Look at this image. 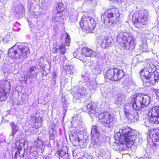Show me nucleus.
Here are the masks:
<instances>
[{"mask_svg": "<svg viewBox=\"0 0 159 159\" xmlns=\"http://www.w3.org/2000/svg\"><path fill=\"white\" fill-rule=\"evenodd\" d=\"M37 68V67L35 66H30V67L28 71H36L35 70Z\"/></svg>", "mask_w": 159, "mask_h": 159, "instance_id": "obj_44", "label": "nucleus"}, {"mask_svg": "<svg viewBox=\"0 0 159 159\" xmlns=\"http://www.w3.org/2000/svg\"><path fill=\"white\" fill-rule=\"evenodd\" d=\"M151 111L148 112V115L151 116L152 121L155 124L159 123V107H153Z\"/></svg>", "mask_w": 159, "mask_h": 159, "instance_id": "obj_15", "label": "nucleus"}, {"mask_svg": "<svg viewBox=\"0 0 159 159\" xmlns=\"http://www.w3.org/2000/svg\"><path fill=\"white\" fill-rule=\"evenodd\" d=\"M140 49L142 52H146L148 50L147 44L146 41H142V43L140 46Z\"/></svg>", "mask_w": 159, "mask_h": 159, "instance_id": "obj_33", "label": "nucleus"}, {"mask_svg": "<svg viewBox=\"0 0 159 159\" xmlns=\"http://www.w3.org/2000/svg\"><path fill=\"white\" fill-rule=\"evenodd\" d=\"M120 132V131L115 135V138L117 136L119 137L120 141L125 140L129 143L131 145L136 142L137 133L134 129L129 127H126L121 130V134Z\"/></svg>", "mask_w": 159, "mask_h": 159, "instance_id": "obj_4", "label": "nucleus"}, {"mask_svg": "<svg viewBox=\"0 0 159 159\" xmlns=\"http://www.w3.org/2000/svg\"><path fill=\"white\" fill-rule=\"evenodd\" d=\"M150 102V98L147 95L137 93L131 98V103H126L123 109L127 118L132 122L137 121L139 118L138 112L147 107Z\"/></svg>", "mask_w": 159, "mask_h": 159, "instance_id": "obj_1", "label": "nucleus"}, {"mask_svg": "<svg viewBox=\"0 0 159 159\" xmlns=\"http://www.w3.org/2000/svg\"><path fill=\"white\" fill-rule=\"evenodd\" d=\"M38 73L36 71H28V73L27 75L25 76L26 77V79H28L30 78H35L37 76Z\"/></svg>", "mask_w": 159, "mask_h": 159, "instance_id": "obj_37", "label": "nucleus"}, {"mask_svg": "<svg viewBox=\"0 0 159 159\" xmlns=\"http://www.w3.org/2000/svg\"><path fill=\"white\" fill-rule=\"evenodd\" d=\"M80 55V54L77 52H75L73 54L74 56L75 57L79 59H80V57L79 56Z\"/></svg>", "mask_w": 159, "mask_h": 159, "instance_id": "obj_45", "label": "nucleus"}, {"mask_svg": "<svg viewBox=\"0 0 159 159\" xmlns=\"http://www.w3.org/2000/svg\"><path fill=\"white\" fill-rule=\"evenodd\" d=\"M30 53L29 48L23 43L18 45L16 44L10 48L8 51L9 56L15 59L26 58Z\"/></svg>", "mask_w": 159, "mask_h": 159, "instance_id": "obj_3", "label": "nucleus"}, {"mask_svg": "<svg viewBox=\"0 0 159 159\" xmlns=\"http://www.w3.org/2000/svg\"><path fill=\"white\" fill-rule=\"evenodd\" d=\"M142 76L144 77L147 81L152 85H154L158 83L159 79V73L156 71L154 72L149 73L145 72L143 73Z\"/></svg>", "mask_w": 159, "mask_h": 159, "instance_id": "obj_11", "label": "nucleus"}, {"mask_svg": "<svg viewBox=\"0 0 159 159\" xmlns=\"http://www.w3.org/2000/svg\"><path fill=\"white\" fill-rule=\"evenodd\" d=\"M3 70L4 73H6V72L8 73L9 72V71H10V70L8 68L6 69L5 68H3Z\"/></svg>", "mask_w": 159, "mask_h": 159, "instance_id": "obj_49", "label": "nucleus"}, {"mask_svg": "<svg viewBox=\"0 0 159 159\" xmlns=\"http://www.w3.org/2000/svg\"><path fill=\"white\" fill-rule=\"evenodd\" d=\"M10 125L11 127L12 133L11 135L13 136L19 131V127L17 125V124H15L14 122H11L10 123Z\"/></svg>", "mask_w": 159, "mask_h": 159, "instance_id": "obj_31", "label": "nucleus"}, {"mask_svg": "<svg viewBox=\"0 0 159 159\" xmlns=\"http://www.w3.org/2000/svg\"><path fill=\"white\" fill-rule=\"evenodd\" d=\"M44 59L43 57H41V58L38 59V63L39 66L41 69H43L45 67L44 64H45L44 61Z\"/></svg>", "mask_w": 159, "mask_h": 159, "instance_id": "obj_41", "label": "nucleus"}, {"mask_svg": "<svg viewBox=\"0 0 159 159\" xmlns=\"http://www.w3.org/2000/svg\"><path fill=\"white\" fill-rule=\"evenodd\" d=\"M9 93L0 88V101H5L8 96Z\"/></svg>", "mask_w": 159, "mask_h": 159, "instance_id": "obj_29", "label": "nucleus"}, {"mask_svg": "<svg viewBox=\"0 0 159 159\" xmlns=\"http://www.w3.org/2000/svg\"><path fill=\"white\" fill-rule=\"evenodd\" d=\"M56 79H52L53 81L52 82V84L53 85H55L56 83Z\"/></svg>", "mask_w": 159, "mask_h": 159, "instance_id": "obj_50", "label": "nucleus"}, {"mask_svg": "<svg viewBox=\"0 0 159 159\" xmlns=\"http://www.w3.org/2000/svg\"><path fill=\"white\" fill-rule=\"evenodd\" d=\"M64 68L67 74L72 75L76 71L74 66L72 65H67L65 66Z\"/></svg>", "mask_w": 159, "mask_h": 159, "instance_id": "obj_30", "label": "nucleus"}, {"mask_svg": "<svg viewBox=\"0 0 159 159\" xmlns=\"http://www.w3.org/2000/svg\"><path fill=\"white\" fill-rule=\"evenodd\" d=\"M56 10L57 13L56 17L61 18L62 16V12L64 10V5L62 3L60 2L57 5Z\"/></svg>", "mask_w": 159, "mask_h": 159, "instance_id": "obj_24", "label": "nucleus"}, {"mask_svg": "<svg viewBox=\"0 0 159 159\" xmlns=\"http://www.w3.org/2000/svg\"><path fill=\"white\" fill-rule=\"evenodd\" d=\"M78 13L76 11H74L70 16V18L72 21H75L77 20L78 16Z\"/></svg>", "mask_w": 159, "mask_h": 159, "instance_id": "obj_38", "label": "nucleus"}, {"mask_svg": "<svg viewBox=\"0 0 159 159\" xmlns=\"http://www.w3.org/2000/svg\"><path fill=\"white\" fill-rule=\"evenodd\" d=\"M89 87L90 90L92 91L95 90L98 87V84L95 80L91 82Z\"/></svg>", "mask_w": 159, "mask_h": 159, "instance_id": "obj_39", "label": "nucleus"}, {"mask_svg": "<svg viewBox=\"0 0 159 159\" xmlns=\"http://www.w3.org/2000/svg\"><path fill=\"white\" fill-rule=\"evenodd\" d=\"M117 39L119 43H122L125 49L129 51L134 49L136 42L134 38L130 33L120 32Z\"/></svg>", "mask_w": 159, "mask_h": 159, "instance_id": "obj_5", "label": "nucleus"}, {"mask_svg": "<svg viewBox=\"0 0 159 159\" xmlns=\"http://www.w3.org/2000/svg\"><path fill=\"white\" fill-rule=\"evenodd\" d=\"M70 139L77 142L80 145H83L84 143L87 142V140L84 139L83 135L75 132L72 133L70 136Z\"/></svg>", "mask_w": 159, "mask_h": 159, "instance_id": "obj_14", "label": "nucleus"}, {"mask_svg": "<svg viewBox=\"0 0 159 159\" xmlns=\"http://www.w3.org/2000/svg\"><path fill=\"white\" fill-rule=\"evenodd\" d=\"M125 97L123 94H119L117 98L115 99V103L117 105L120 106L123 104L125 101Z\"/></svg>", "mask_w": 159, "mask_h": 159, "instance_id": "obj_28", "label": "nucleus"}, {"mask_svg": "<svg viewBox=\"0 0 159 159\" xmlns=\"http://www.w3.org/2000/svg\"><path fill=\"white\" fill-rule=\"evenodd\" d=\"M62 42V44L58 48H55V52H57L60 51L61 54H64L66 52V46H69L70 42V38L66 33H64L60 37Z\"/></svg>", "mask_w": 159, "mask_h": 159, "instance_id": "obj_10", "label": "nucleus"}, {"mask_svg": "<svg viewBox=\"0 0 159 159\" xmlns=\"http://www.w3.org/2000/svg\"><path fill=\"white\" fill-rule=\"evenodd\" d=\"M43 0H28V7L30 13L32 15L37 14L36 7L39 5H42Z\"/></svg>", "mask_w": 159, "mask_h": 159, "instance_id": "obj_13", "label": "nucleus"}, {"mask_svg": "<svg viewBox=\"0 0 159 159\" xmlns=\"http://www.w3.org/2000/svg\"><path fill=\"white\" fill-rule=\"evenodd\" d=\"M97 107V104L96 103L91 102L88 104L86 106L84 107L82 109L83 110H85L86 108V110L84 111V112H87L88 113L90 114L93 113L95 112V110Z\"/></svg>", "mask_w": 159, "mask_h": 159, "instance_id": "obj_18", "label": "nucleus"}, {"mask_svg": "<svg viewBox=\"0 0 159 159\" xmlns=\"http://www.w3.org/2000/svg\"><path fill=\"white\" fill-rule=\"evenodd\" d=\"M82 76L84 78H88L89 77V74L87 72V73H85L84 75L82 74Z\"/></svg>", "mask_w": 159, "mask_h": 159, "instance_id": "obj_48", "label": "nucleus"}, {"mask_svg": "<svg viewBox=\"0 0 159 159\" xmlns=\"http://www.w3.org/2000/svg\"><path fill=\"white\" fill-rule=\"evenodd\" d=\"M96 23L94 19L91 17L83 16L80 22V26L85 31L92 33L96 26Z\"/></svg>", "mask_w": 159, "mask_h": 159, "instance_id": "obj_8", "label": "nucleus"}, {"mask_svg": "<svg viewBox=\"0 0 159 159\" xmlns=\"http://www.w3.org/2000/svg\"><path fill=\"white\" fill-rule=\"evenodd\" d=\"M119 11L116 8L108 9L103 16L104 23L108 27L112 26L114 23L118 22L119 20Z\"/></svg>", "mask_w": 159, "mask_h": 159, "instance_id": "obj_6", "label": "nucleus"}, {"mask_svg": "<svg viewBox=\"0 0 159 159\" xmlns=\"http://www.w3.org/2000/svg\"><path fill=\"white\" fill-rule=\"evenodd\" d=\"M7 37L6 36V37H4V38L3 39V41H6V42H7Z\"/></svg>", "mask_w": 159, "mask_h": 159, "instance_id": "obj_51", "label": "nucleus"}, {"mask_svg": "<svg viewBox=\"0 0 159 159\" xmlns=\"http://www.w3.org/2000/svg\"><path fill=\"white\" fill-rule=\"evenodd\" d=\"M42 120L40 117L36 118L35 119L34 127L36 129H37L40 127L42 125Z\"/></svg>", "mask_w": 159, "mask_h": 159, "instance_id": "obj_34", "label": "nucleus"}, {"mask_svg": "<svg viewBox=\"0 0 159 159\" xmlns=\"http://www.w3.org/2000/svg\"><path fill=\"white\" fill-rule=\"evenodd\" d=\"M84 159L83 158V157H82V159Z\"/></svg>", "mask_w": 159, "mask_h": 159, "instance_id": "obj_53", "label": "nucleus"}, {"mask_svg": "<svg viewBox=\"0 0 159 159\" xmlns=\"http://www.w3.org/2000/svg\"><path fill=\"white\" fill-rule=\"evenodd\" d=\"M48 66L49 68L46 71L45 70V69H46V67H44L43 69H42V70H41V71L42 74V75L43 76H46L48 73H49L50 71L49 69L51 66V62H48Z\"/></svg>", "mask_w": 159, "mask_h": 159, "instance_id": "obj_40", "label": "nucleus"}, {"mask_svg": "<svg viewBox=\"0 0 159 159\" xmlns=\"http://www.w3.org/2000/svg\"><path fill=\"white\" fill-rule=\"evenodd\" d=\"M99 137L92 136L91 138V143L90 145V148H96L100 145V143L99 140Z\"/></svg>", "mask_w": 159, "mask_h": 159, "instance_id": "obj_22", "label": "nucleus"}, {"mask_svg": "<svg viewBox=\"0 0 159 159\" xmlns=\"http://www.w3.org/2000/svg\"><path fill=\"white\" fill-rule=\"evenodd\" d=\"M113 39L110 37H105L104 38L102 43V47L103 48H106L111 46Z\"/></svg>", "mask_w": 159, "mask_h": 159, "instance_id": "obj_21", "label": "nucleus"}, {"mask_svg": "<svg viewBox=\"0 0 159 159\" xmlns=\"http://www.w3.org/2000/svg\"><path fill=\"white\" fill-rule=\"evenodd\" d=\"M60 60L59 61V62L60 63L62 64L64 62V61L66 60L67 59L64 56L61 57L60 58Z\"/></svg>", "mask_w": 159, "mask_h": 159, "instance_id": "obj_43", "label": "nucleus"}, {"mask_svg": "<svg viewBox=\"0 0 159 159\" xmlns=\"http://www.w3.org/2000/svg\"><path fill=\"white\" fill-rule=\"evenodd\" d=\"M144 67V69L142 70L140 72L141 76H142V73H145V72H148L150 73L155 71L156 70L155 66L152 63L145 64Z\"/></svg>", "mask_w": 159, "mask_h": 159, "instance_id": "obj_17", "label": "nucleus"}, {"mask_svg": "<svg viewBox=\"0 0 159 159\" xmlns=\"http://www.w3.org/2000/svg\"><path fill=\"white\" fill-rule=\"evenodd\" d=\"M80 117L79 115H74L72 118L71 123L78 131H82L85 130V126L84 123L80 120Z\"/></svg>", "mask_w": 159, "mask_h": 159, "instance_id": "obj_12", "label": "nucleus"}, {"mask_svg": "<svg viewBox=\"0 0 159 159\" xmlns=\"http://www.w3.org/2000/svg\"><path fill=\"white\" fill-rule=\"evenodd\" d=\"M105 78L106 82L121 80V81L126 84L129 82L128 75H126L123 70L117 68L108 70L105 74Z\"/></svg>", "mask_w": 159, "mask_h": 159, "instance_id": "obj_2", "label": "nucleus"}, {"mask_svg": "<svg viewBox=\"0 0 159 159\" xmlns=\"http://www.w3.org/2000/svg\"><path fill=\"white\" fill-rule=\"evenodd\" d=\"M53 74V77H52V79H56V78L57 77V74L55 72H53L52 73Z\"/></svg>", "mask_w": 159, "mask_h": 159, "instance_id": "obj_47", "label": "nucleus"}, {"mask_svg": "<svg viewBox=\"0 0 159 159\" xmlns=\"http://www.w3.org/2000/svg\"><path fill=\"white\" fill-rule=\"evenodd\" d=\"M150 137L151 138L150 139L152 140L153 145L159 148V131L158 132L154 130L152 136Z\"/></svg>", "mask_w": 159, "mask_h": 159, "instance_id": "obj_19", "label": "nucleus"}, {"mask_svg": "<svg viewBox=\"0 0 159 159\" xmlns=\"http://www.w3.org/2000/svg\"><path fill=\"white\" fill-rule=\"evenodd\" d=\"M57 131L53 128H51L49 131V138L50 140H53L55 138Z\"/></svg>", "mask_w": 159, "mask_h": 159, "instance_id": "obj_36", "label": "nucleus"}, {"mask_svg": "<svg viewBox=\"0 0 159 159\" xmlns=\"http://www.w3.org/2000/svg\"><path fill=\"white\" fill-rule=\"evenodd\" d=\"M148 15V12L146 10L137 11L133 17L134 25L139 29L144 28L147 22Z\"/></svg>", "mask_w": 159, "mask_h": 159, "instance_id": "obj_7", "label": "nucleus"}, {"mask_svg": "<svg viewBox=\"0 0 159 159\" xmlns=\"http://www.w3.org/2000/svg\"><path fill=\"white\" fill-rule=\"evenodd\" d=\"M117 140L118 139L119 141L118 143H120L119 146V149L120 151H124L127 149V148L130 147V144L129 143L127 142L125 140H123L122 142L120 141V137L117 136L115 138Z\"/></svg>", "mask_w": 159, "mask_h": 159, "instance_id": "obj_20", "label": "nucleus"}, {"mask_svg": "<svg viewBox=\"0 0 159 159\" xmlns=\"http://www.w3.org/2000/svg\"><path fill=\"white\" fill-rule=\"evenodd\" d=\"M86 89L84 87L80 88L78 89L77 92L74 93V96L76 98L78 99L83 95H85L87 93H86Z\"/></svg>", "mask_w": 159, "mask_h": 159, "instance_id": "obj_26", "label": "nucleus"}, {"mask_svg": "<svg viewBox=\"0 0 159 159\" xmlns=\"http://www.w3.org/2000/svg\"><path fill=\"white\" fill-rule=\"evenodd\" d=\"M0 88L9 92L11 89L10 83L7 80L0 81Z\"/></svg>", "mask_w": 159, "mask_h": 159, "instance_id": "obj_23", "label": "nucleus"}, {"mask_svg": "<svg viewBox=\"0 0 159 159\" xmlns=\"http://www.w3.org/2000/svg\"><path fill=\"white\" fill-rule=\"evenodd\" d=\"M68 150L67 147H63L62 148L61 151L59 150L58 151V154L61 157L66 154H68Z\"/></svg>", "mask_w": 159, "mask_h": 159, "instance_id": "obj_35", "label": "nucleus"}, {"mask_svg": "<svg viewBox=\"0 0 159 159\" xmlns=\"http://www.w3.org/2000/svg\"><path fill=\"white\" fill-rule=\"evenodd\" d=\"M98 118L101 124L109 128H112L114 126L113 116L108 112L100 113Z\"/></svg>", "mask_w": 159, "mask_h": 159, "instance_id": "obj_9", "label": "nucleus"}, {"mask_svg": "<svg viewBox=\"0 0 159 159\" xmlns=\"http://www.w3.org/2000/svg\"><path fill=\"white\" fill-rule=\"evenodd\" d=\"M91 134L92 136L99 137L100 136V130L96 125H93L91 129Z\"/></svg>", "mask_w": 159, "mask_h": 159, "instance_id": "obj_32", "label": "nucleus"}, {"mask_svg": "<svg viewBox=\"0 0 159 159\" xmlns=\"http://www.w3.org/2000/svg\"><path fill=\"white\" fill-rule=\"evenodd\" d=\"M22 156L24 157V159L30 158V159H38L39 154L37 151H34L32 148H30L29 150L25 149L24 154H22Z\"/></svg>", "mask_w": 159, "mask_h": 159, "instance_id": "obj_16", "label": "nucleus"}, {"mask_svg": "<svg viewBox=\"0 0 159 159\" xmlns=\"http://www.w3.org/2000/svg\"><path fill=\"white\" fill-rule=\"evenodd\" d=\"M82 54L85 57H93L95 52L91 49L84 48L81 49Z\"/></svg>", "mask_w": 159, "mask_h": 159, "instance_id": "obj_25", "label": "nucleus"}, {"mask_svg": "<svg viewBox=\"0 0 159 159\" xmlns=\"http://www.w3.org/2000/svg\"><path fill=\"white\" fill-rule=\"evenodd\" d=\"M21 152L22 151H18L16 152L15 153V157L14 158V159H17L19 158L24 157L22 155H20Z\"/></svg>", "mask_w": 159, "mask_h": 159, "instance_id": "obj_42", "label": "nucleus"}, {"mask_svg": "<svg viewBox=\"0 0 159 159\" xmlns=\"http://www.w3.org/2000/svg\"><path fill=\"white\" fill-rule=\"evenodd\" d=\"M24 152L23 153H22L21 152L20 155H21V154H24Z\"/></svg>", "mask_w": 159, "mask_h": 159, "instance_id": "obj_52", "label": "nucleus"}, {"mask_svg": "<svg viewBox=\"0 0 159 159\" xmlns=\"http://www.w3.org/2000/svg\"><path fill=\"white\" fill-rule=\"evenodd\" d=\"M61 101L62 102V105L63 107V111H65L64 113L66 112L67 109V107L69 106L70 101L67 98L62 96L61 97Z\"/></svg>", "mask_w": 159, "mask_h": 159, "instance_id": "obj_27", "label": "nucleus"}, {"mask_svg": "<svg viewBox=\"0 0 159 159\" xmlns=\"http://www.w3.org/2000/svg\"><path fill=\"white\" fill-rule=\"evenodd\" d=\"M69 62L68 60L67 59L65 61H64V62L62 64L63 65V67H65L67 65H69V64H68V63Z\"/></svg>", "mask_w": 159, "mask_h": 159, "instance_id": "obj_46", "label": "nucleus"}]
</instances>
